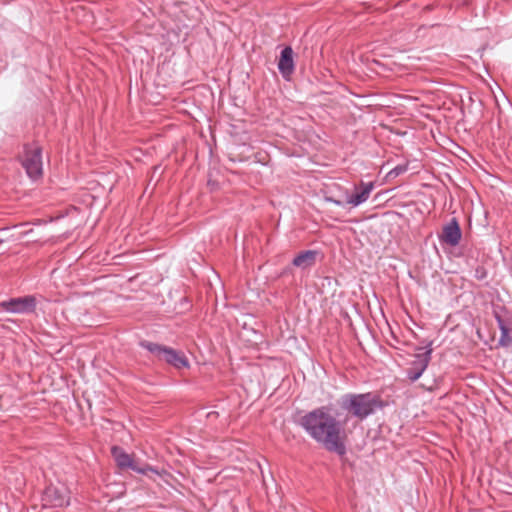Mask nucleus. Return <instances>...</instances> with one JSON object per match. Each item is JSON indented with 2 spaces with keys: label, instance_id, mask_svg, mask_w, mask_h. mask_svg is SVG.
<instances>
[{
  "label": "nucleus",
  "instance_id": "obj_5",
  "mask_svg": "<svg viewBox=\"0 0 512 512\" xmlns=\"http://www.w3.org/2000/svg\"><path fill=\"white\" fill-rule=\"evenodd\" d=\"M424 98H428V94L424 89L418 88V131L420 129L432 133V123L435 121L434 112L437 110V105L425 104Z\"/></svg>",
  "mask_w": 512,
  "mask_h": 512
},
{
  "label": "nucleus",
  "instance_id": "obj_8",
  "mask_svg": "<svg viewBox=\"0 0 512 512\" xmlns=\"http://www.w3.org/2000/svg\"><path fill=\"white\" fill-rule=\"evenodd\" d=\"M42 503L46 508H61L68 506L70 498L67 489L49 485L43 492Z\"/></svg>",
  "mask_w": 512,
  "mask_h": 512
},
{
  "label": "nucleus",
  "instance_id": "obj_1",
  "mask_svg": "<svg viewBox=\"0 0 512 512\" xmlns=\"http://www.w3.org/2000/svg\"><path fill=\"white\" fill-rule=\"evenodd\" d=\"M299 425L317 443L339 456L346 454L342 438L343 427L331 413L328 406H321L309 411L299 420Z\"/></svg>",
  "mask_w": 512,
  "mask_h": 512
},
{
  "label": "nucleus",
  "instance_id": "obj_6",
  "mask_svg": "<svg viewBox=\"0 0 512 512\" xmlns=\"http://www.w3.org/2000/svg\"><path fill=\"white\" fill-rule=\"evenodd\" d=\"M36 298L33 295L10 298L0 302V308L12 314H30L36 309Z\"/></svg>",
  "mask_w": 512,
  "mask_h": 512
},
{
  "label": "nucleus",
  "instance_id": "obj_13",
  "mask_svg": "<svg viewBox=\"0 0 512 512\" xmlns=\"http://www.w3.org/2000/svg\"><path fill=\"white\" fill-rule=\"evenodd\" d=\"M432 341L426 343L424 346H418V378L422 375L427 368L432 354Z\"/></svg>",
  "mask_w": 512,
  "mask_h": 512
},
{
  "label": "nucleus",
  "instance_id": "obj_2",
  "mask_svg": "<svg viewBox=\"0 0 512 512\" xmlns=\"http://www.w3.org/2000/svg\"><path fill=\"white\" fill-rule=\"evenodd\" d=\"M339 405L359 421H364L385 406L380 395L374 392L343 394Z\"/></svg>",
  "mask_w": 512,
  "mask_h": 512
},
{
  "label": "nucleus",
  "instance_id": "obj_16",
  "mask_svg": "<svg viewBox=\"0 0 512 512\" xmlns=\"http://www.w3.org/2000/svg\"><path fill=\"white\" fill-rule=\"evenodd\" d=\"M407 377L412 382L416 381V368H413V367L409 368L407 370Z\"/></svg>",
  "mask_w": 512,
  "mask_h": 512
},
{
  "label": "nucleus",
  "instance_id": "obj_12",
  "mask_svg": "<svg viewBox=\"0 0 512 512\" xmlns=\"http://www.w3.org/2000/svg\"><path fill=\"white\" fill-rule=\"evenodd\" d=\"M362 190L360 192H357L351 196L348 197L347 203L351 204L353 207H357L364 202L367 201V199L370 196L371 191L374 188L373 182H361Z\"/></svg>",
  "mask_w": 512,
  "mask_h": 512
},
{
  "label": "nucleus",
  "instance_id": "obj_9",
  "mask_svg": "<svg viewBox=\"0 0 512 512\" xmlns=\"http://www.w3.org/2000/svg\"><path fill=\"white\" fill-rule=\"evenodd\" d=\"M462 231L456 218H452L442 230L441 242L455 247L459 244Z\"/></svg>",
  "mask_w": 512,
  "mask_h": 512
},
{
  "label": "nucleus",
  "instance_id": "obj_3",
  "mask_svg": "<svg viewBox=\"0 0 512 512\" xmlns=\"http://www.w3.org/2000/svg\"><path fill=\"white\" fill-rule=\"evenodd\" d=\"M139 346L147 350L154 358L173 366L176 369L189 368L190 363L185 354L172 347L155 342L141 340Z\"/></svg>",
  "mask_w": 512,
  "mask_h": 512
},
{
  "label": "nucleus",
  "instance_id": "obj_17",
  "mask_svg": "<svg viewBox=\"0 0 512 512\" xmlns=\"http://www.w3.org/2000/svg\"><path fill=\"white\" fill-rule=\"evenodd\" d=\"M326 201L333 203L336 206H343V202L331 197L326 198Z\"/></svg>",
  "mask_w": 512,
  "mask_h": 512
},
{
  "label": "nucleus",
  "instance_id": "obj_11",
  "mask_svg": "<svg viewBox=\"0 0 512 512\" xmlns=\"http://www.w3.org/2000/svg\"><path fill=\"white\" fill-rule=\"evenodd\" d=\"M317 251L305 250L293 258L292 264L302 270L311 268L316 262Z\"/></svg>",
  "mask_w": 512,
  "mask_h": 512
},
{
  "label": "nucleus",
  "instance_id": "obj_15",
  "mask_svg": "<svg viewBox=\"0 0 512 512\" xmlns=\"http://www.w3.org/2000/svg\"><path fill=\"white\" fill-rule=\"evenodd\" d=\"M407 170L406 165H397L387 173L388 178H395Z\"/></svg>",
  "mask_w": 512,
  "mask_h": 512
},
{
  "label": "nucleus",
  "instance_id": "obj_10",
  "mask_svg": "<svg viewBox=\"0 0 512 512\" xmlns=\"http://www.w3.org/2000/svg\"><path fill=\"white\" fill-rule=\"evenodd\" d=\"M295 69L294 52L290 46L282 49L278 61V70L282 77L286 80L290 78Z\"/></svg>",
  "mask_w": 512,
  "mask_h": 512
},
{
  "label": "nucleus",
  "instance_id": "obj_14",
  "mask_svg": "<svg viewBox=\"0 0 512 512\" xmlns=\"http://www.w3.org/2000/svg\"><path fill=\"white\" fill-rule=\"evenodd\" d=\"M496 319H497V322H498V326H499V328L501 330L500 344H502L504 346H507L512 341V339L510 337H508L509 330L506 327L504 321L501 319L500 316L497 315Z\"/></svg>",
  "mask_w": 512,
  "mask_h": 512
},
{
  "label": "nucleus",
  "instance_id": "obj_7",
  "mask_svg": "<svg viewBox=\"0 0 512 512\" xmlns=\"http://www.w3.org/2000/svg\"><path fill=\"white\" fill-rule=\"evenodd\" d=\"M22 166L31 179H37L42 175V151L39 147L25 148Z\"/></svg>",
  "mask_w": 512,
  "mask_h": 512
},
{
  "label": "nucleus",
  "instance_id": "obj_18",
  "mask_svg": "<svg viewBox=\"0 0 512 512\" xmlns=\"http://www.w3.org/2000/svg\"><path fill=\"white\" fill-rule=\"evenodd\" d=\"M476 278L477 279H484L486 277V273L484 270L476 269Z\"/></svg>",
  "mask_w": 512,
  "mask_h": 512
},
{
  "label": "nucleus",
  "instance_id": "obj_4",
  "mask_svg": "<svg viewBox=\"0 0 512 512\" xmlns=\"http://www.w3.org/2000/svg\"><path fill=\"white\" fill-rule=\"evenodd\" d=\"M111 455L120 470L130 469L138 474L147 475L148 472L158 474V470L148 464L139 465L132 455L128 454L120 446L111 447Z\"/></svg>",
  "mask_w": 512,
  "mask_h": 512
}]
</instances>
